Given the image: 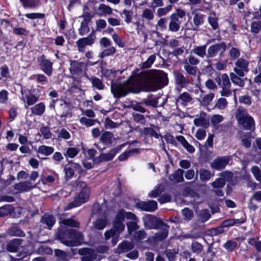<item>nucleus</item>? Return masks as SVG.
<instances>
[{"instance_id":"f257e3e1","label":"nucleus","mask_w":261,"mask_h":261,"mask_svg":"<svg viewBox=\"0 0 261 261\" xmlns=\"http://www.w3.org/2000/svg\"><path fill=\"white\" fill-rule=\"evenodd\" d=\"M167 74L162 71L150 70L141 72L135 80L122 83H112L111 92L115 98L124 97L129 93H138L141 90L155 91L167 84Z\"/></svg>"},{"instance_id":"f03ea898","label":"nucleus","mask_w":261,"mask_h":261,"mask_svg":"<svg viewBox=\"0 0 261 261\" xmlns=\"http://www.w3.org/2000/svg\"><path fill=\"white\" fill-rule=\"evenodd\" d=\"M76 186L82 188V191L75 198L74 201L68 204L66 207V210L78 206L81 204L85 202L89 198L90 190V189L86 186V184L85 182L78 181L76 183Z\"/></svg>"},{"instance_id":"7ed1b4c3","label":"nucleus","mask_w":261,"mask_h":261,"mask_svg":"<svg viewBox=\"0 0 261 261\" xmlns=\"http://www.w3.org/2000/svg\"><path fill=\"white\" fill-rule=\"evenodd\" d=\"M124 229V225L119 223L115 219L112 228L106 231L104 233L105 239L108 240L112 238V245H115L118 242L120 233L123 231Z\"/></svg>"},{"instance_id":"20e7f679","label":"nucleus","mask_w":261,"mask_h":261,"mask_svg":"<svg viewBox=\"0 0 261 261\" xmlns=\"http://www.w3.org/2000/svg\"><path fill=\"white\" fill-rule=\"evenodd\" d=\"M186 16V12L180 9H176V12L172 14L170 17L169 23V31L176 32L180 29V24L182 19Z\"/></svg>"},{"instance_id":"39448f33","label":"nucleus","mask_w":261,"mask_h":261,"mask_svg":"<svg viewBox=\"0 0 261 261\" xmlns=\"http://www.w3.org/2000/svg\"><path fill=\"white\" fill-rule=\"evenodd\" d=\"M218 85L222 89L220 91L222 96L228 97L231 94V83L228 75L226 73L218 75L215 78Z\"/></svg>"},{"instance_id":"423d86ee","label":"nucleus","mask_w":261,"mask_h":261,"mask_svg":"<svg viewBox=\"0 0 261 261\" xmlns=\"http://www.w3.org/2000/svg\"><path fill=\"white\" fill-rule=\"evenodd\" d=\"M226 50V44L224 42L213 44L210 46L207 50L206 58H214L221 57Z\"/></svg>"},{"instance_id":"0eeeda50","label":"nucleus","mask_w":261,"mask_h":261,"mask_svg":"<svg viewBox=\"0 0 261 261\" xmlns=\"http://www.w3.org/2000/svg\"><path fill=\"white\" fill-rule=\"evenodd\" d=\"M144 226L149 229H158L162 224V221L152 215H146L143 218Z\"/></svg>"},{"instance_id":"6e6552de","label":"nucleus","mask_w":261,"mask_h":261,"mask_svg":"<svg viewBox=\"0 0 261 261\" xmlns=\"http://www.w3.org/2000/svg\"><path fill=\"white\" fill-rule=\"evenodd\" d=\"M96 39V36L94 32L90 33L87 37L79 39L76 42L78 50L80 52H84L87 45H92Z\"/></svg>"},{"instance_id":"1a4fd4ad","label":"nucleus","mask_w":261,"mask_h":261,"mask_svg":"<svg viewBox=\"0 0 261 261\" xmlns=\"http://www.w3.org/2000/svg\"><path fill=\"white\" fill-rule=\"evenodd\" d=\"M249 62L243 58L239 59L235 63V67L233 70L234 72L240 76H244L245 73L249 71Z\"/></svg>"},{"instance_id":"9d476101","label":"nucleus","mask_w":261,"mask_h":261,"mask_svg":"<svg viewBox=\"0 0 261 261\" xmlns=\"http://www.w3.org/2000/svg\"><path fill=\"white\" fill-rule=\"evenodd\" d=\"M133 143H125L119 145L116 147L111 149L108 153H101L98 157L97 160L98 162H102V161H109L113 160L115 154L119 152L122 147H123L127 144H132Z\"/></svg>"},{"instance_id":"9b49d317","label":"nucleus","mask_w":261,"mask_h":261,"mask_svg":"<svg viewBox=\"0 0 261 261\" xmlns=\"http://www.w3.org/2000/svg\"><path fill=\"white\" fill-rule=\"evenodd\" d=\"M175 79V84L177 87L180 88L187 87L190 83V81L187 76H186L180 72L175 70L173 72Z\"/></svg>"},{"instance_id":"f8f14e48","label":"nucleus","mask_w":261,"mask_h":261,"mask_svg":"<svg viewBox=\"0 0 261 261\" xmlns=\"http://www.w3.org/2000/svg\"><path fill=\"white\" fill-rule=\"evenodd\" d=\"M39 65L41 70L48 76H50L53 72V63L46 59L44 55L38 58Z\"/></svg>"},{"instance_id":"ddd939ff","label":"nucleus","mask_w":261,"mask_h":261,"mask_svg":"<svg viewBox=\"0 0 261 261\" xmlns=\"http://www.w3.org/2000/svg\"><path fill=\"white\" fill-rule=\"evenodd\" d=\"M230 158L227 156L216 158L211 164L212 168L217 170L224 169L228 164Z\"/></svg>"},{"instance_id":"4468645a","label":"nucleus","mask_w":261,"mask_h":261,"mask_svg":"<svg viewBox=\"0 0 261 261\" xmlns=\"http://www.w3.org/2000/svg\"><path fill=\"white\" fill-rule=\"evenodd\" d=\"M169 226L163 223L158 229H161V231L155 233L152 238V239L155 242L161 241L165 239L168 234Z\"/></svg>"},{"instance_id":"2eb2a0df","label":"nucleus","mask_w":261,"mask_h":261,"mask_svg":"<svg viewBox=\"0 0 261 261\" xmlns=\"http://www.w3.org/2000/svg\"><path fill=\"white\" fill-rule=\"evenodd\" d=\"M23 240L21 239H14L10 241L6 245V250L10 252H18L21 247Z\"/></svg>"},{"instance_id":"dca6fc26","label":"nucleus","mask_w":261,"mask_h":261,"mask_svg":"<svg viewBox=\"0 0 261 261\" xmlns=\"http://www.w3.org/2000/svg\"><path fill=\"white\" fill-rule=\"evenodd\" d=\"M137 207L145 211L153 212L157 208V202L154 200L141 201L137 203Z\"/></svg>"},{"instance_id":"f3484780","label":"nucleus","mask_w":261,"mask_h":261,"mask_svg":"<svg viewBox=\"0 0 261 261\" xmlns=\"http://www.w3.org/2000/svg\"><path fill=\"white\" fill-rule=\"evenodd\" d=\"M125 218L133 221L138 220L135 214L132 212H126L124 210H121L119 211L115 219L119 223L123 224V222Z\"/></svg>"},{"instance_id":"a211bd4d","label":"nucleus","mask_w":261,"mask_h":261,"mask_svg":"<svg viewBox=\"0 0 261 261\" xmlns=\"http://www.w3.org/2000/svg\"><path fill=\"white\" fill-rule=\"evenodd\" d=\"M244 129L253 131L255 129V121L252 116L249 115L238 123Z\"/></svg>"},{"instance_id":"6ab92c4d","label":"nucleus","mask_w":261,"mask_h":261,"mask_svg":"<svg viewBox=\"0 0 261 261\" xmlns=\"http://www.w3.org/2000/svg\"><path fill=\"white\" fill-rule=\"evenodd\" d=\"M35 187L31 181H25L16 184L14 185V188L18 192L29 191Z\"/></svg>"},{"instance_id":"aec40b11","label":"nucleus","mask_w":261,"mask_h":261,"mask_svg":"<svg viewBox=\"0 0 261 261\" xmlns=\"http://www.w3.org/2000/svg\"><path fill=\"white\" fill-rule=\"evenodd\" d=\"M193 16V22L194 27L193 29L196 30L199 25L202 24L204 22V15L202 14L198 10H194L192 12Z\"/></svg>"},{"instance_id":"412c9836","label":"nucleus","mask_w":261,"mask_h":261,"mask_svg":"<svg viewBox=\"0 0 261 261\" xmlns=\"http://www.w3.org/2000/svg\"><path fill=\"white\" fill-rule=\"evenodd\" d=\"M249 115H250L249 114L247 110L242 106H239L236 110L234 113L235 118L236 119L238 123H239Z\"/></svg>"},{"instance_id":"4be33fe9","label":"nucleus","mask_w":261,"mask_h":261,"mask_svg":"<svg viewBox=\"0 0 261 261\" xmlns=\"http://www.w3.org/2000/svg\"><path fill=\"white\" fill-rule=\"evenodd\" d=\"M79 253L80 255L85 256L82 258L83 261H92V260L95 259L94 251L92 249L87 248L80 249L79 250Z\"/></svg>"},{"instance_id":"5701e85b","label":"nucleus","mask_w":261,"mask_h":261,"mask_svg":"<svg viewBox=\"0 0 261 261\" xmlns=\"http://www.w3.org/2000/svg\"><path fill=\"white\" fill-rule=\"evenodd\" d=\"M134 247L132 242L124 240L118 246L117 252L119 254L124 252H127L132 250Z\"/></svg>"},{"instance_id":"b1692460","label":"nucleus","mask_w":261,"mask_h":261,"mask_svg":"<svg viewBox=\"0 0 261 261\" xmlns=\"http://www.w3.org/2000/svg\"><path fill=\"white\" fill-rule=\"evenodd\" d=\"M40 222L42 224L46 225L48 229H51L56 222V219L53 215L45 214L41 217Z\"/></svg>"},{"instance_id":"393cba45","label":"nucleus","mask_w":261,"mask_h":261,"mask_svg":"<svg viewBox=\"0 0 261 261\" xmlns=\"http://www.w3.org/2000/svg\"><path fill=\"white\" fill-rule=\"evenodd\" d=\"M184 170L178 169L174 173L169 176V179L173 183H178L184 181Z\"/></svg>"},{"instance_id":"a878e982","label":"nucleus","mask_w":261,"mask_h":261,"mask_svg":"<svg viewBox=\"0 0 261 261\" xmlns=\"http://www.w3.org/2000/svg\"><path fill=\"white\" fill-rule=\"evenodd\" d=\"M83 63L75 61H72L70 64V71L72 74H80L83 71Z\"/></svg>"},{"instance_id":"bb28decb","label":"nucleus","mask_w":261,"mask_h":261,"mask_svg":"<svg viewBox=\"0 0 261 261\" xmlns=\"http://www.w3.org/2000/svg\"><path fill=\"white\" fill-rule=\"evenodd\" d=\"M74 168L76 169L77 171H80V167L75 163H70L65 167L64 171L67 177L71 178L72 177L74 173Z\"/></svg>"},{"instance_id":"cd10ccee","label":"nucleus","mask_w":261,"mask_h":261,"mask_svg":"<svg viewBox=\"0 0 261 261\" xmlns=\"http://www.w3.org/2000/svg\"><path fill=\"white\" fill-rule=\"evenodd\" d=\"M253 200L260 202L261 201V191L255 192L251 196L249 203V209L255 211L257 208V206L254 203Z\"/></svg>"},{"instance_id":"c85d7f7f","label":"nucleus","mask_w":261,"mask_h":261,"mask_svg":"<svg viewBox=\"0 0 261 261\" xmlns=\"http://www.w3.org/2000/svg\"><path fill=\"white\" fill-rule=\"evenodd\" d=\"M176 139L179 142L182 146L187 150L188 152L192 153L195 151V148L190 144L182 136H178L176 137Z\"/></svg>"},{"instance_id":"c756f323","label":"nucleus","mask_w":261,"mask_h":261,"mask_svg":"<svg viewBox=\"0 0 261 261\" xmlns=\"http://www.w3.org/2000/svg\"><path fill=\"white\" fill-rule=\"evenodd\" d=\"M65 236L69 239L79 240H81L83 239V236L81 232L73 229H70L67 231L65 232Z\"/></svg>"},{"instance_id":"7c9ffc66","label":"nucleus","mask_w":261,"mask_h":261,"mask_svg":"<svg viewBox=\"0 0 261 261\" xmlns=\"http://www.w3.org/2000/svg\"><path fill=\"white\" fill-rule=\"evenodd\" d=\"M230 77L232 82L241 87H243L245 85V80L241 78L242 76H240L235 72H231L229 74Z\"/></svg>"},{"instance_id":"2f4dec72","label":"nucleus","mask_w":261,"mask_h":261,"mask_svg":"<svg viewBox=\"0 0 261 261\" xmlns=\"http://www.w3.org/2000/svg\"><path fill=\"white\" fill-rule=\"evenodd\" d=\"M139 153H140V149L139 148H134L132 150L125 151L120 154L118 158V159L120 161H123L134 154H138Z\"/></svg>"},{"instance_id":"473e14b6","label":"nucleus","mask_w":261,"mask_h":261,"mask_svg":"<svg viewBox=\"0 0 261 261\" xmlns=\"http://www.w3.org/2000/svg\"><path fill=\"white\" fill-rule=\"evenodd\" d=\"M194 123L196 126H202L205 128L208 127L210 125L209 119L200 115L198 118H196L194 120Z\"/></svg>"},{"instance_id":"72a5a7b5","label":"nucleus","mask_w":261,"mask_h":261,"mask_svg":"<svg viewBox=\"0 0 261 261\" xmlns=\"http://www.w3.org/2000/svg\"><path fill=\"white\" fill-rule=\"evenodd\" d=\"M180 100L181 101V103L182 105L187 106L188 103L192 101V97L190 94L185 92L180 94L176 99L177 101H179Z\"/></svg>"},{"instance_id":"f704fd0d","label":"nucleus","mask_w":261,"mask_h":261,"mask_svg":"<svg viewBox=\"0 0 261 261\" xmlns=\"http://www.w3.org/2000/svg\"><path fill=\"white\" fill-rule=\"evenodd\" d=\"M206 48L205 45L196 46L191 50V53L198 56L200 58H203L205 56L206 57Z\"/></svg>"},{"instance_id":"c9c22d12","label":"nucleus","mask_w":261,"mask_h":261,"mask_svg":"<svg viewBox=\"0 0 261 261\" xmlns=\"http://www.w3.org/2000/svg\"><path fill=\"white\" fill-rule=\"evenodd\" d=\"M183 64L184 70L189 75L195 76L197 73L199 71L198 68L197 66L186 64Z\"/></svg>"},{"instance_id":"e433bc0d","label":"nucleus","mask_w":261,"mask_h":261,"mask_svg":"<svg viewBox=\"0 0 261 261\" xmlns=\"http://www.w3.org/2000/svg\"><path fill=\"white\" fill-rule=\"evenodd\" d=\"M213 175L208 170L203 168L199 170V178L202 181L206 182Z\"/></svg>"},{"instance_id":"4c0bfd02","label":"nucleus","mask_w":261,"mask_h":261,"mask_svg":"<svg viewBox=\"0 0 261 261\" xmlns=\"http://www.w3.org/2000/svg\"><path fill=\"white\" fill-rule=\"evenodd\" d=\"M197 214L199 219L203 222L206 221L211 217V214L209 211L206 209L198 210L197 212Z\"/></svg>"},{"instance_id":"58836bf2","label":"nucleus","mask_w":261,"mask_h":261,"mask_svg":"<svg viewBox=\"0 0 261 261\" xmlns=\"http://www.w3.org/2000/svg\"><path fill=\"white\" fill-rule=\"evenodd\" d=\"M33 114L36 115H41L45 111V105L41 102L35 105L31 109Z\"/></svg>"},{"instance_id":"ea45409f","label":"nucleus","mask_w":261,"mask_h":261,"mask_svg":"<svg viewBox=\"0 0 261 261\" xmlns=\"http://www.w3.org/2000/svg\"><path fill=\"white\" fill-rule=\"evenodd\" d=\"M108 224V220L106 218H99L94 223V227L98 230L103 229Z\"/></svg>"},{"instance_id":"a19ab883","label":"nucleus","mask_w":261,"mask_h":261,"mask_svg":"<svg viewBox=\"0 0 261 261\" xmlns=\"http://www.w3.org/2000/svg\"><path fill=\"white\" fill-rule=\"evenodd\" d=\"M54 149L52 147L41 145L39 147L38 152L44 155H49L53 153Z\"/></svg>"},{"instance_id":"79ce46f5","label":"nucleus","mask_w":261,"mask_h":261,"mask_svg":"<svg viewBox=\"0 0 261 261\" xmlns=\"http://www.w3.org/2000/svg\"><path fill=\"white\" fill-rule=\"evenodd\" d=\"M60 223L65 225L76 228H79L80 225L79 221L72 218L63 219Z\"/></svg>"},{"instance_id":"37998d69","label":"nucleus","mask_w":261,"mask_h":261,"mask_svg":"<svg viewBox=\"0 0 261 261\" xmlns=\"http://www.w3.org/2000/svg\"><path fill=\"white\" fill-rule=\"evenodd\" d=\"M113 134L110 132H105L101 136L100 140L105 144H111Z\"/></svg>"},{"instance_id":"c03bdc74","label":"nucleus","mask_w":261,"mask_h":261,"mask_svg":"<svg viewBox=\"0 0 261 261\" xmlns=\"http://www.w3.org/2000/svg\"><path fill=\"white\" fill-rule=\"evenodd\" d=\"M9 233L13 236L24 237L25 234L23 231L17 226L11 227L9 230Z\"/></svg>"},{"instance_id":"a18cd8bd","label":"nucleus","mask_w":261,"mask_h":261,"mask_svg":"<svg viewBox=\"0 0 261 261\" xmlns=\"http://www.w3.org/2000/svg\"><path fill=\"white\" fill-rule=\"evenodd\" d=\"M214 94L211 93L205 95L201 99H199L198 101L201 105L207 106L210 105L214 97Z\"/></svg>"},{"instance_id":"49530a36","label":"nucleus","mask_w":261,"mask_h":261,"mask_svg":"<svg viewBox=\"0 0 261 261\" xmlns=\"http://www.w3.org/2000/svg\"><path fill=\"white\" fill-rule=\"evenodd\" d=\"M199 62L200 61L198 59L192 55H190L188 57L184 60L182 63L196 66V65H198Z\"/></svg>"},{"instance_id":"de8ad7c7","label":"nucleus","mask_w":261,"mask_h":261,"mask_svg":"<svg viewBox=\"0 0 261 261\" xmlns=\"http://www.w3.org/2000/svg\"><path fill=\"white\" fill-rule=\"evenodd\" d=\"M97 10L101 13V14L110 15L113 12L112 9L110 6L104 4H100Z\"/></svg>"},{"instance_id":"09e8293b","label":"nucleus","mask_w":261,"mask_h":261,"mask_svg":"<svg viewBox=\"0 0 261 261\" xmlns=\"http://www.w3.org/2000/svg\"><path fill=\"white\" fill-rule=\"evenodd\" d=\"M243 222L242 219H229L222 222V226L224 227L232 226L235 224L241 223Z\"/></svg>"},{"instance_id":"8fccbe9b","label":"nucleus","mask_w":261,"mask_h":261,"mask_svg":"<svg viewBox=\"0 0 261 261\" xmlns=\"http://www.w3.org/2000/svg\"><path fill=\"white\" fill-rule=\"evenodd\" d=\"M237 242L232 240H228L223 245V247L228 251L232 252L236 248Z\"/></svg>"},{"instance_id":"3c124183","label":"nucleus","mask_w":261,"mask_h":261,"mask_svg":"<svg viewBox=\"0 0 261 261\" xmlns=\"http://www.w3.org/2000/svg\"><path fill=\"white\" fill-rule=\"evenodd\" d=\"M13 211V207L11 205H6L0 207V217L7 216Z\"/></svg>"},{"instance_id":"603ef678","label":"nucleus","mask_w":261,"mask_h":261,"mask_svg":"<svg viewBox=\"0 0 261 261\" xmlns=\"http://www.w3.org/2000/svg\"><path fill=\"white\" fill-rule=\"evenodd\" d=\"M91 81L93 87H96L99 90H102L104 88V85L102 81L97 77L92 76L91 77Z\"/></svg>"},{"instance_id":"864d4df0","label":"nucleus","mask_w":261,"mask_h":261,"mask_svg":"<svg viewBox=\"0 0 261 261\" xmlns=\"http://www.w3.org/2000/svg\"><path fill=\"white\" fill-rule=\"evenodd\" d=\"M142 133L144 135H149L150 136L154 137L156 139H158L160 137V135L155 131V130L151 127H144L142 130Z\"/></svg>"},{"instance_id":"5fc2aeb1","label":"nucleus","mask_w":261,"mask_h":261,"mask_svg":"<svg viewBox=\"0 0 261 261\" xmlns=\"http://www.w3.org/2000/svg\"><path fill=\"white\" fill-rule=\"evenodd\" d=\"M43 135L45 139L50 138L51 136V133L49 130V127L47 126H43L40 128V133H38V135Z\"/></svg>"},{"instance_id":"6e6d98bb","label":"nucleus","mask_w":261,"mask_h":261,"mask_svg":"<svg viewBox=\"0 0 261 261\" xmlns=\"http://www.w3.org/2000/svg\"><path fill=\"white\" fill-rule=\"evenodd\" d=\"M251 141L252 140L250 133H246V134L243 136L241 140L242 145L246 148L250 147Z\"/></svg>"},{"instance_id":"4d7b16f0","label":"nucleus","mask_w":261,"mask_h":261,"mask_svg":"<svg viewBox=\"0 0 261 261\" xmlns=\"http://www.w3.org/2000/svg\"><path fill=\"white\" fill-rule=\"evenodd\" d=\"M116 52V49L114 47H111L108 49H104L99 54V57L103 58L105 57L109 56L114 54Z\"/></svg>"},{"instance_id":"13d9d810","label":"nucleus","mask_w":261,"mask_h":261,"mask_svg":"<svg viewBox=\"0 0 261 261\" xmlns=\"http://www.w3.org/2000/svg\"><path fill=\"white\" fill-rule=\"evenodd\" d=\"M226 181L223 178H219L215 181L212 182L211 185L215 189L223 188L225 185Z\"/></svg>"},{"instance_id":"bf43d9fd","label":"nucleus","mask_w":261,"mask_h":261,"mask_svg":"<svg viewBox=\"0 0 261 261\" xmlns=\"http://www.w3.org/2000/svg\"><path fill=\"white\" fill-rule=\"evenodd\" d=\"M239 101L240 103L247 106H250L252 104V99L248 95H244L239 97Z\"/></svg>"},{"instance_id":"052dcab7","label":"nucleus","mask_w":261,"mask_h":261,"mask_svg":"<svg viewBox=\"0 0 261 261\" xmlns=\"http://www.w3.org/2000/svg\"><path fill=\"white\" fill-rule=\"evenodd\" d=\"M90 32V28L88 26V23L86 22H82L80 28L79 30L80 34L82 36L87 34Z\"/></svg>"},{"instance_id":"680f3d73","label":"nucleus","mask_w":261,"mask_h":261,"mask_svg":"<svg viewBox=\"0 0 261 261\" xmlns=\"http://www.w3.org/2000/svg\"><path fill=\"white\" fill-rule=\"evenodd\" d=\"M261 29V21L255 20L251 23V30L254 33H258Z\"/></svg>"},{"instance_id":"e2e57ef3","label":"nucleus","mask_w":261,"mask_h":261,"mask_svg":"<svg viewBox=\"0 0 261 261\" xmlns=\"http://www.w3.org/2000/svg\"><path fill=\"white\" fill-rule=\"evenodd\" d=\"M260 60L258 63L257 68L256 69L257 75L254 78V82L257 83H261V52L260 53Z\"/></svg>"},{"instance_id":"0e129e2a","label":"nucleus","mask_w":261,"mask_h":261,"mask_svg":"<svg viewBox=\"0 0 261 261\" xmlns=\"http://www.w3.org/2000/svg\"><path fill=\"white\" fill-rule=\"evenodd\" d=\"M142 16L147 20H152L154 17L153 11L151 9L146 8L143 11Z\"/></svg>"},{"instance_id":"69168bd1","label":"nucleus","mask_w":261,"mask_h":261,"mask_svg":"<svg viewBox=\"0 0 261 261\" xmlns=\"http://www.w3.org/2000/svg\"><path fill=\"white\" fill-rule=\"evenodd\" d=\"M79 152V149L77 148L70 147L68 148L66 153H65V156H68L70 158L75 157Z\"/></svg>"},{"instance_id":"338daca9","label":"nucleus","mask_w":261,"mask_h":261,"mask_svg":"<svg viewBox=\"0 0 261 261\" xmlns=\"http://www.w3.org/2000/svg\"><path fill=\"white\" fill-rule=\"evenodd\" d=\"M230 58L232 60H234L240 56V50L236 47H232L229 51Z\"/></svg>"},{"instance_id":"774afa93","label":"nucleus","mask_w":261,"mask_h":261,"mask_svg":"<svg viewBox=\"0 0 261 261\" xmlns=\"http://www.w3.org/2000/svg\"><path fill=\"white\" fill-rule=\"evenodd\" d=\"M251 172L255 179L259 181H261V173L259 168L257 166H253L251 168Z\"/></svg>"}]
</instances>
